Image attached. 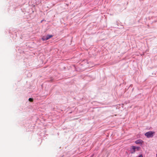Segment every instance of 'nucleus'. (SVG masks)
I'll return each instance as SVG.
<instances>
[{
  "label": "nucleus",
  "instance_id": "7ed1b4c3",
  "mask_svg": "<svg viewBox=\"0 0 157 157\" xmlns=\"http://www.w3.org/2000/svg\"><path fill=\"white\" fill-rule=\"evenodd\" d=\"M53 36L52 35L48 34L45 36H43L42 38L43 41L47 40Z\"/></svg>",
  "mask_w": 157,
  "mask_h": 157
},
{
  "label": "nucleus",
  "instance_id": "f257e3e1",
  "mask_svg": "<svg viewBox=\"0 0 157 157\" xmlns=\"http://www.w3.org/2000/svg\"><path fill=\"white\" fill-rule=\"evenodd\" d=\"M132 149L131 150V153H134L136 151H139V150L140 147H135L134 146H132Z\"/></svg>",
  "mask_w": 157,
  "mask_h": 157
},
{
  "label": "nucleus",
  "instance_id": "20e7f679",
  "mask_svg": "<svg viewBox=\"0 0 157 157\" xmlns=\"http://www.w3.org/2000/svg\"><path fill=\"white\" fill-rule=\"evenodd\" d=\"M142 141L140 140H138L135 141V143L136 144H142Z\"/></svg>",
  "mask_w": 157,
  "mask_h": 157
},
{
  "label": "nucleus",
  "instance_id": "f03ea898",
  "mask_svg": "<svg viewBox=\"0 0 157 157\" xmlns=\"http://www.w3.org/2000/svg\"><path fill=\"white\" fill-rule=\"evenodd\" d=\"M155 133V132L152 131H149L146 133L145 135L147 138H150L153 137V134Z\"/></svg>",
  "mask_w": 157,
  "mask_h": 157
},
{
  "label": "nucleus",
  "instance_id": "39448f33",
  "mask_svg": "<svg viewBox=\"0 0 157 157\" xmlns=\"http://www.w3.org/2000/svg\"><path fill=\"white\" fill-rule=\"evenodd\" d=\"M29 100L31 102H32L33 101V98H29Z\"/></svg>",
  "mask_w": 157,
  "mask_h": 157
}]
</instances>
